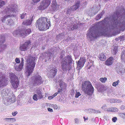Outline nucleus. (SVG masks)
<instances>
[{"instance_id": "nucleus-31", "label": "nucleus", "mask_w": 125, "mask_h": 125, "mask_svg": "<svg viewBox=\"0 0 125 125\" xmlns=\"http://www.w3.org/2000/svg\"><path fill=\"white\" fill-rule=\"evenodd\" d=\"M121 59L123 62H125V50L122 52L121 55Z\"/></svg>"}, {"instance_id": "nucleus-63", "label": "nucleus", "mask_w": 125, "mask_h": 125, "mask_svg": "<svg viewBox=\"0 0 125 125\" xmlns=\"http://www.w3.org/2000/svg\"><path fill=\"white\" fill-rule=\"evenodd\" d=\"M58 94V93H56L52 96H53V97H54L57 95Z\"/></svg>"}, {"instance_id": "nucleus-9", "label": "nucleus", "mask_w": 125, "mask_h": 125, "mask_svg": "<svg viewBox=\"0 0 125 125\" xmlns=\"http://www.w3.org/2000/svg\"><path fill=\"white\" fill-rule=\"evenodd\" d=\"M32 84L34 85H38L41 84L42 78L39 75L35 76L32 78Z\"/></svg>"}, {"instance_id": "nucleus-17", "label": "nucleus", "mask_w": 125, "mask_h": 125, "mask_svg": "<svg viewBox=\"0 0 125 125\" xmlns=\"http://www.w3.org/2000/svg\"><path fill=\"white\" fill-rule=\"evenodd\" d=\"M80 3V1H77L74 5L72 6L70 9H68L67 12V14H70V13L71 12L70 11H73L77 10L79 6Z\"/></svg>"}, {"instance_id": "nucleus-8", "label": "nucleus", "mask_w": 125, "mask_h": 125, "mask_svg": "<svg viewBox=\"0 0 125 125\" xmlns=\"http://www.w3.org/2000/svg\"><path fill=\"white\" fill-rule=\"evenodd\" d=\"M70 24L67 26V28L69 30H73L74 29L80 27V26H82V24L80 23H77L75 22H73L72 21H70Z\"/></svg>"}, {"instance_id": "nucleus-55", "label": "nucleus", "mask_w": 125, "mask_h": 125, "mask_svg": "<svg viewBox=\"0 0 125 125\" xmlns=\"http://www.w3.org/2000/svg\"><path fill=\"white\" fill-rule=\"evenodd\" d=\"M121 116L124 118H125V114L122 113L121 114Z\"/></svg>"}, {"instance_id": "nucleus-32", "label": "nucleus", "mask_w": 125, "mask_h": 125, "mask_svg": "<svg viewBox=\"0 0 125 125\" xmlns=\"http://www.w3.org/2000/svg\"><path fill=\"white\" fill-rule=\"evenodd\" d=\"M104 11H102L100 14L98 15L96 17V19L97 20L100 19L101 17L104 14Z\"/></svg>"}, {"instance_id": "nucleus-6", "label": "nucleus", "mask_w": 125, "mask_h": 125, "mask_svg": "<svg viewBox=\"0 0 125 125\" xmlns=\"http://www.w3.org/2000/svg\"><path fill=\"white\" fill-rule=\"evenodd\" d=\"M16 100V97L12 94V93L10 94L7 97L3 98V102L6 105H9L15 102Z\"/></svg>"}, {"instance_id": "nucleus-43", "label": "nucleus", "mask_w": 125, "mask_h": 125, "mask_svg": "<svg viewBox=\"0 0 125 125\" xmlns=\"http://www.w3.org/2000/svg\"><path fill=\"white\" fill-rule=\"evenodd\" d=\"M37 95L38 96V98L39 99H41L42 98V96L41 94H38Z\"/></svg>"}, {"instance_id": "nucleus-40", "label": "nucleus", "mask_w": 125, "mask_h": 125, "mask_svg": "<svg viewBox=\"0 0 125 125\" xmlns=\"http://www.w3.org/2000/svg\"><path fill=\"white\" fill-rule=\"evenodd\" d=\"M26 17V14L25 13H23L21 14V16H20L21 18L23 19H24V18Z\"/></svg>"}, {"instance_id": "nucleus-61", "label": "nucleus", "mask_w": 125, "mask_h": 125, "mask_svg": "<svg viewBox=\"0 0 125 125\" xmlns=\"http://www.w3.org/2000/svg\"><path fill=\"white\" fill-rule=\"evenodd\" d=\"M54 98L53 96L52 95V96H49L48 97V99L49 100H51L53 98Z\"/></svg>"}, {"instance_id": "nucleus-46", "label": "nucleus", "mask_w": 125, "mask_h": 125, "mask_svg": "<svg viewBox=\"0 0 125 125\" xmlns=\"http://www.w3.org/2000/svg\"><path fill=\"white\" fill-rule=\"evenodd\" d=\"M18 113L17 111L13 112L12 113V115L13 116H15Z\"/></svg>"}, {"instance_id": "nucleus-26", "label": "nucleus", "mask_w": 125, "mask_h": 125, "mask_svg": "<svg viewBox=\"0 0 125 125\" xmlns=\"http://www.w3.org/2000/svg\"><path fill=\"white\" fill-rule=\"evenodd\" d=\"M15 65L14 66L15 67V69L17 71H20L23 68V66L21 65L20 64L19 65V66H18L17 65V63H15Z\"/></svg>"}, {"instance_id": "nucleus-15", "label": "nucleus", "mask_w": 125, "mask_h": 125, "mask_svg": "<svg viewBox=\"0 0 125 125\" xmlns=\"http://www.w3.org/2000/svg\"><path fill=\"white\" fill-rule=\"evenodd\" d=\"M1 96L3 98L7 97V96L9 95L11 93L9 89H3L1 91Z\"/></svg>"}, {"instance_id": "nucleus-27", "label": "nucleus", "mask_w": 125, "mask_h": 125, "mask_svg": "<svg viewBox=\"0 0 125 125\" xmlns=\"http://www.w3.org/2000/svg\"><path fill=\"white\" fill-rule=\"evenodd\" d=\"M98 58L99 59L102 61H104L106 59V57L103 53H101L100 54L98 57Z\"/></svg>"}, {"instance_id": "nucleus-45", "label": "nucleus", "mask_w": 125, "mask_h": 125, "mask_svg": "<svg viewBox=\"0 0 125 125\" xmlns=\"http://www.w3.org/2000/svg\"><path fill=\"white\" fill-rule=\"evenodd\" d=\"M117 120V118L116 117H114L112 118V121L114 122H115Z\"/></svg>"}, {"instance_id": "nucleus-13", "label": "nucleus", "mask_w": 125, "mask_h": 125, "mask_svg": "<svg viewBox=\"0 0 125 125\" xmlns=\"http://www.w3.org/2000/svg\"><path fill=\"white\" fill-rule=\"evenodd\" d=\"M52 0H43L40 6L41 9L44 10L47 7L50 5Z\"/></svg>"}, {"instance_id": "nucleus-12", "label": "nucleus", "mask_w": 125, "mask_h": 125, "mask_svg": "<svg viewBox=\"0 0 125 125\" xmlns=\"http://www.w3.org/2000/svg\"><path fill=\"white\" fill-rule=\"evenodd\" d=\"M31 42L30 41H28L20 45V49L22 51H25L28 49L29 46L30 45Z\"/></svg>"}, {"instance_id": "nucleus-30", "label": "nucleus", "mask_w": 125, "mask_h": 125, "mask_svg": "<svg viewBox=\"0 0 125 125\" xmlns=\"http://www.w3.org/2000/svg\"><path fill=\"white\" fill-rule=\"evenodd\" d=\"M6 23L7 25L9 26L12 25L14 24V22L13 20L9 19L8 20Z\"/></svg>"}, {"instance_id": "nucleus-24", "label": "nucleus", "mask_w": 125, "mask_h": 125, "mask_svg": "<svg viewBox=\"0 0 125 125\" xmlns=\"http://www.w3.org/2000/svg\"><path fill=\"white\" fill-rule=\"evenodd\" d=\"M112 53L114 55H115L118 52V46L116 44L112 46Z\"/></svg>"}, {"instance_id": "nucleus-53", "label": "nucleus", "mask_w": 125, "mask_h": 125, "mask_svg": "<svg viewBox=\"0 0 125 125\" xmlns=\"http://www.w3.org/2000/svg\"><path fill=\"white\" fill-rule=\"evenodd\" d=\"M75 122L76 123H79V120L77 118H75L74 119Z\"/></svg>"}, {"instance_id": "nucleus-37", "label": "nucleus", "mask_w": 125, "mask_h": 125, "mask_svg": "<svg viewBox=\"0 0 125 125\" xmlns=\"http://www.w3.org/2000/svg\"><path fill=\"white\" fill-rule=\"evenodd\" d=\"M106 80L107 78L106 77L101 78L100 79V81L102 83H104Z\"/></svg>"}, {"instance_id": "nucleus-33", "label": "nucleus", "mask_w": 125, "mask_h": 125, "mask_svg": "<svg viewBox=\"0 0 125 125\" xmlns=\"http://www.w3.org/2000/svg\"><path fill=\"white\" fill-rule=\"evenodd\" d=\"M23 30V32H22V33H24L25 34V36L26 34H29L31 32V31L29 29L27 30L25 29L24 30Z\"/></svg>"}, {"instance_id": "nucleus-10", "label": "nucleus", "mask_w": 125, "mask_h": 125, "mask_svg": "<svg viewBox=\"0 0 125 125\" xmlns=\"http://www.w3.org/2000/svg\"><path fill=\"white\" fill-rule=\"evenodd\" d=\"M8 84V81L6 79L4 75L0 72V87L6 85Z\"/></svg>"}, {"instance_id": "nucleus-41", "label": "nucleus", "mask_w": 125, "mask_h": 125, "mask_svg": "<svg viewBox=\"0 0 125 125\" xmlns=\"http://www.w3.org/2000/svg\"><path fill=\"white\" fill-rule=\"evenodd\" d=\"M111 110L112 112H116L118 111V110L115 107H112Z\"/></svg>"}, {"instance_id": "nucleus-57", "label": "nucleus", "mask_w": 125, "mask_h": 125, "mask_svg": "<svg viewBox=\"0 0 125 125\" xmlns=\"http://www.w3.org/2000/svg\"><path fill=\"white\" fill-rule=\"evenodd\" d=\"M116 102V100L114 99H111L110 100V102L111 103H115Z\"/></svg>"}, {"instance_id": "nucleus-23", "label": "nucleus", "mask_w": 125, "mask_h": 125, "mask_svg": "<svg viewBox=\"0 0 125 125\" xmlns=\"http://www.w3.org/2000/svg\"><path fill=\"white\" fill-rule=\"evenodd\" d=\"M114 59L113 57L109 58L105 62V64L108 66L111 65L113 62Z\"/></svg>"}, {"instance_id": "nucleus-56", "label": "nucleus", "mask_w": 125, "mask_h": 125, "mask_svg": "<svg viewBox=\"0 0 125 125\" xmlns=\"http://www.w3.org/2000/svg\"><path fill=\"white\" fill-rule=\"evenodd\" d=\"M72 64L71 65L69 64V66L68 67V69L69 71L70 70V69H71V68L72 67Z\"/></svg>"}, {"instance_id": "nucleus-42", "label": "nucleus", "mask_w": 125, "mask_h": 125, "mask_svg": "<svg viewBox=\"0 0 125 125\" xmlns=\"http://www.w3.org/2000/svg\"><path fill=\"white\" fill-rule=\"evenodd\" d=\"M4 120L5 122L10 123L11 118H5Z\"/></svg>"}, {"instance_id": "nucleus-14", "label": "nucleus", "mask_w": 125, "mask_h": 125, "mask_svg": "<svg viewBox=\"0 0 125 125\" xmlns=\"http://www.w3.org/2000/svg\"><path fill=\"white\" fill-rule=\"evenodd\" d=\"M5 42V37L3 35L0 36V52L6 47V45L5 44L2 45Z\"/></svg>"}, {"instance_id": "nucleus-60", "label": "nucleus", "mask_w": 125, "mask_h": 125, "mask_svg": "<svg viewBox=\"0 0 125 125\" xmlns=\"http://www.w3.org/2000/svg\"><path fill=\"white\" fill-rule=\"evenodd\" d=\"M32 0L34 3H35L39 2L40 0Z\"/></svg>"}, {"instance_id": "nucleus-58", "label": "nucleus", "mask_w": 125, "mask_h": 125, "mask_svg": "<svg viewBox=\"0 0 125 125\" xmlns=\"http://www.w3.org/2000/svg\"><path fill=\"white\" fill-rule=\"evenodd\" d=\"M111 108H109L106 109V111H111Z\"/></svg>"}, {"instance_id": "nucleus-44", "label": "nucleus", "mask_w": 125, "mask_h": 125, "mask_svg": "<svg viewBox=\"0 0 125 125\" xmlns=\"http://www.w3.org/2000/svg\"><path fill=\"white\" fill-rule=\"evenodd\" d=\"M63 89L61 88V89L59 88L58 89V93H60L61 94H62V89Z\"/></svg>"}, {"instance_id": "nucleus-29", "label": "nucleus", "mask_w": 125, "mask_h": 125, "mask_svg": "<svg viewBox=\"0 0 125 125\" xmlns=\"http://www.w3.org/2000/svg\"><path fill=\"white\" fill-rule=\"evenodd\" d=\"M31 20H27L23 21L22 23L26 25H31Z\"/></svg>"}, {"instance_id": "nucleus-49", "label": "nucleus", "mask_w": 125, "mask_h": 125, "mask_svg": "<svg viewBox=\"0 0 125 125\" xmlns=\"http://www.w3.org/2000/svg\"><path fill=\"white\" fill-rule=\"evenodd\" d=\"M23 61L24 59L23 58H22L21 59V62L20 64L21 65H23Z\"/></svg>"}, {"instance_id": "nucleus-54", "label": "nucleus", "mask_w": 125, "mask_h": 125, "mask_svg": "<svg viewBox=\"0 0 125 125\" xmlns=\"http://www.w3.org/2000/svg\"><path fill=\"white\" fill-rule=\"evenodd\" d=\"M94 63V62L93 61L91 62L90 63L89 62L88 63V64L89 65L90 64V66H91L93 65V63Z\"/></svg>"}, {"instance_id": "nucleus-3", "label": "nucleus", "mask_w": 125, "mask_h": 125, "mask_svg": "<svg viewBox=\"0 0 125 125\" xmlns=\"http://www.w3.org/2000/svg\"><path fill=\"white\" fill-rule=\"evenodd\" d=\"M47 19L44 17L40 18L36 23V26L40 31H45L49 29L50 26V22L48 21Z\"/></svg>"}, {"instance_id": "nucleus-20", "label": "nucleus", "mask_w": 125, "mask_h": 125, "mask_svg": "<svg viewBox=\"0 0 125 125\" xmlns=\"http://www.w3.org/2000/svg\"><path fill=\"white\" fill-rule=\"evenodd\" d=\"M23 32V30H18L14 31L12 33L13 35L15 37H17L18 35H19L21 37H25V34L22 33Z\"/></svg>"}, {"instance_id": "nucleus-52", "label": "nucleus", "mask_w": 125, "mask_h": 125, "mask_svg": "<svg viewBox=\"0 0 125 125\" xmlns=\"http://www.w3.org/2000/svg\"><path fill=\"white\" fill-rule=\"evenodd\" d=\"M16 121V119L14 118H11L10 123H12Z\"/></svg>"}, {"instance_id": "nucleus-18", "label": "nucleus", "mask_w": 125, "mask_h": 125, "mask_svg": "<svg viewBox=\"0 0 125 125\" xmlns=\"http://www.w3.org/2000/svg\"><path fill=\"white\" fill-rule=\"evenodd\" d=\"M57 4L55 0L52 1V5L49 8V11H57L58 9V7H57Z\"/></svg>"}, {"instance_id": "nucleus-5", "label": "nucleus", "mask_w": 125, "mask_h": 125, "mask_svg": "<svg viewBox=\"0 0 125 125\" xmlns=\"http://www.w3.org/2000/svg\"><path fill=\"white\" fill-rule=\"evenodd\" d=\"M82 89L85 94L89 95L93 94L94 90L91 83L89 81H85L82 83Z\"/></svg>"}, {"instance_id": "nucleus-16", "label": "nucleus", "mask_w": 125, "mask_h": 125, "mask_svg": "<svg viewBox=\"0 0 125 125\" xmlns=\"http://www.w3.org/2000/svg\"><path fill=\"white\" fill-rule=\"evenodd\" d=\"M57 72V70L56 67L52 68L49 73V77L50 78L54 77L56 74Z\"/></svg>"}, {"instance_id": "nucleus-50", "label": "nucleus", "mask_w": 125, "mask_h": 125, "mask_svg": "<svg viewBox=\"0 0 125 125\" xmlns=\"http://www.w3.org/2000/svg\"><path fill=\"white\" fill-rule=\"evenodd\" d=\"M34 15L33 14H31V15L30 16V20H31V21H32V20H33V16H34Z\"/></svg>"}, {"instance_id": "nucleus-51", "label": "nucleus", "mask_w": 125, "mask_h": 125, "mask_svg": "<svg viewBox=\"0 0 125 125\" xmlns=\"http://www.w3.org/2000/svg\"><path fill=\"white\" fill-rule=\"evenodd\" d=\"M36 93L38 94H41V91L39 89H38L36 91Z\"/></svg>"}, {"instance_id": "nucleus-64", "label": "nucleus", "mask_w": 125, "mask_h": 125, "mask_svg": "<svg viewBox=\"0 0 125 125\" xmlns=\"http://www.w3.org/2000/svg\"><path fill=\"white\" fill-rule=\"evenodd\" d=\"M98 12V11H97L96 13H92L91 15H90V16H93L95 15V14L96 13H97Z\"/></svg>"}, {"instance_id": "nucleus-19", "label": "nucleus", "mask_w": 125, "mask_h": 125, "mask_svg": "<svg viewBox=\"0 0 125 125\" xmlns=\"http://www.w3.org/2000/svg\"><path fill=\"white\" fill-rule=\"evenodd\" d=\"M86 59L84 58H81L78 61L77 65V67L78 69H80L83 66L85 62Z\"/></svg>"}, {"instance_id": "nucleus-62", "label": "nucleus", "mask_w": 125, "mask_h": 125, "mask_svg": "<svg viewBox=\"0 0 125 125\" xmlns=\"http://www.w3.org/2000/svg\"><path fill=\"white\" fill-rule=\"evenodd\" d=\"M71 95H73L74 94V91L73 90H72L71 91Z\"/></svg>"}, {"instance_id": "nucleus-48", "label": "nucleus", "mask_w": 125, "mask_h": 125, "mask_svg": "<svg viewBox=\"0 0 125 125\" xmlns=\"http://www.w3.org/2000/svg\"><path fill=\"white\" fill-rule=\"evenodd\" d=\"M15 61L17 63H19L20 62V61L19 59L17 58H16L15 60Z\"/></svg>"}, {"instance_id": "nucleus-35", "label": "nucleus", "mask_w": 125, "mask_h": 125, "mask_svg": "<svg viewBox=\"0 0 125 125\" xmlns=\"http://www.w3.org/2000/svg\"><path fill=\"white\" fill-rule=\"evenodd\" d=\"M33 99L34 100L37 101L39 99L38 98V96L37 94H35L33 96Z\"/></svg>"}, {"instance_id": "nucleus-22", "label": "nucleus", "mask_w": 125, "mask_h": 125, "mask_svg": "<svg viewBox=\"0 0 125 125\" xmlns=\"http://www.w3.org/2000/svg\"><path fill=\"white\" fill-rule=\"evenodd\" d=\"M115 70L118 73H122L125 72V69L121 64H120L119 66H117L115 68Z\"/></svg>"}, {"instance_id": "nucleus-21", "label": "nucleus", "mask_w": 125, "mask_h": 125, "mask_svg": "<svg viewBox=\"0 0 125 125\" xmlns=\"http://www.w3.org/2000/svg\"><path fill=\"white\" fill-rule=\"evenodd\" d=\"M62 69L64 72H66L68 70V61L61 62Z\"/></svg>"}, {"instance_id": "nucleus-28", "label": "nucleus", "mask_w": 125, "mask_h": 125, "mask_svg": "<svg viewBox=\"0 0 125 125\" xmlns=\"http://www.w3.org/2000/svg\"><path fill=\"white\" fill-rule=\"evenodd\" d=\"M45 56H47V58L48 59H50L52 56V54L50 52H48V53H45Z\"/></svg>"}, {"instance_id": "nucleus-36", "label": "nucleus", "mask_w": 125, "mask_h": 125, "mask_svg": "<svg viewBox=\"0 0 125 125\" xmlns=\"http://www.w3.org/2000/svg\"><path fill=\"white\" fill-rule=\"evenodd\" d=\"M75 95V97L76 98H77L79 96L81 95V94L79 92L76 91Z\"/></svg>"}, {"instance_id": "nucleus-11", "label": "nucleus", "mask_w": 125, "mask_h": 125, "mask_svg": "<svg viewBox=\"0 0 125 125\" xmlns=\"http://www.w3.org/2000/svg\"><path fill=\"white\" fill-rule=\"evenodd\" d=\"M60 58L61 59V62L64 61H68V64L69 65H71L73 63V61L71 56L68 55L66 57L64 54L61 55Z\"/></svg>"}, {"instance_id": "nucleus-47", "label": "nucleus", "mask_w": 125, "mask_h": 125, "mask_svg": "<svg viewBox=\"0 0 125 125\" xmlns=\"http://www.w3.org/2000/svg\"><path fill=\"white\" fill-rule=\"evenodd\" d=\"M52 106L53 108L54 109H56L58 108V107L57 105L55 104L54 105L52 104Z\"/></svg>"}, {"instance_id": "nucleus-7", "label": "nucleus", "mask_w": 125, "mask_h": 125, "mask_svg": "<svg viewBox=\"0 0 125 125\" xmlns=\"http://www.w3.org/2000/svg\"><path fill=\"white\" fill-rule=\"evenodd\" d=\"M10 78L12 86L14 88H16L18 87L19 83L18 77L14 73H12L11 74Z\"/></svg>"}, {"instance_id": "nucleus-25", "label": "nucleus", "mask_w": 125, "mask_h": 125, "mask_svg": "<svg viewBox=\"0 0 125 125\" xmlns=\"http://www.w3.org/2000/svg\"><path fill=\"white\" fill-rule=\"evenodd\" d=\"M58 82L59 83V85L61 88H65L66 86V84L65 83L60 80H59Z\"/></svg>"}, {"instance_id": "nucleus-1", "label": "nucleus", "mask_w": 125, "mask_h": 125, "mask_svg": "<svg viewBox=\"0 0 125 125\" xmlns=\"http://www.w3.org/2000/svg\"><path fill=\"white\" fill-rule=\"evenodd\" d=\"M121 15L116 12L112 17L105 18L93 26L87 34V37L93 41L98 36L112 30L123 31L125 29V11Z\"/></svg>"}, {"instance_id": "nucleus-59", "label": "nucleus", "mask_w": 125, "mask_h": 125, "mask_svg": "<svg viewBox=\"0 0 125 125\" xmlns=\"http://www.w3.org/2000/svg\"><path fill=\"white\" fill-rule=\"evenodd\" d=\"M47 110H48V111L49 112H52L53 111L52 109H51L50 108H47Z\"/></svg>"}, {"instance_id": "nucleus-34", "label": "nucleus", "mask_w": 125, "mask_h": 125, "mask_svg": "<svg viewBox=\"0 0 125 125\" xmlns=\"http://www.w3.org/2000/svg\"><path fill=\"white\" fill-rule=\"evenodd\" d=\"M98 88L99 89V91L101 92L104 91L105 90L104 86L102 85H100Z\"/></svg>"}, {"instance_id": "nucleus-2", "label": "nucleus", "mask_w": 125, "mask_h": 125, "mask_svg": "<svg viewBox=\"0 0 125 125\" xmlns=\"http://www.w3.org/2000/svg\"><path fill=\"white\" fill-rule=\"evenodd\" d=\"M37 57L36 56H31V55H29L26 57L27 59V64L26 68V71L25 72L26 74L28 76L33 70V69L35 67V64L34 61L37 60Z\"/></svg>"}, {"instance_id": "nucleus-4", "label": "nucleus", "mask_w": 125, "mask_h": 125, "mask_svg": "<svg viewBox=\"0 0 125 125\" xmlns=\"http://www.w3.org/2000/svg\"><path fill=\"white\" fill-rule=\"evenodd\" d=\"M18 11V6L16 5H12L9 6L5 10V12H6L7 13L10 14V15H6L3 17L2 18L1 20L3 22H5L6 20L10 18V17L13 16L12 13Z\"/></svg>"}, {"instance_id": "nucleus-38", "label": "nucleus", "mask_w": 125, "mask_h": 125, "mask_svg": "<svg viewBox=\"0 0 125 125\" xmlns=\"http://www.w3.org/2000/svg\"><path fill=\"white\" fill-rule=\"evenodd\" d=\"M119 82V81L118 80L117 81L113 82L112 84V85L113 86L115 87L118 84Z\"/></svg>"}, {"instance_id": "nucleus-39", "label": "nucleus", "mask_w": 125, "mask_h": 125, "mask_svg": "<svg viewBox=\"0 0 125 125\" xmlns=\"http://www.w3.org/2000/svg\"><path fill=\"white\" fill-rule=\"evenodd\" d=\"M5 3L4 1L2 0L0 1V8L2 7L5 4Z\"/></svg>"}]
</instances>
